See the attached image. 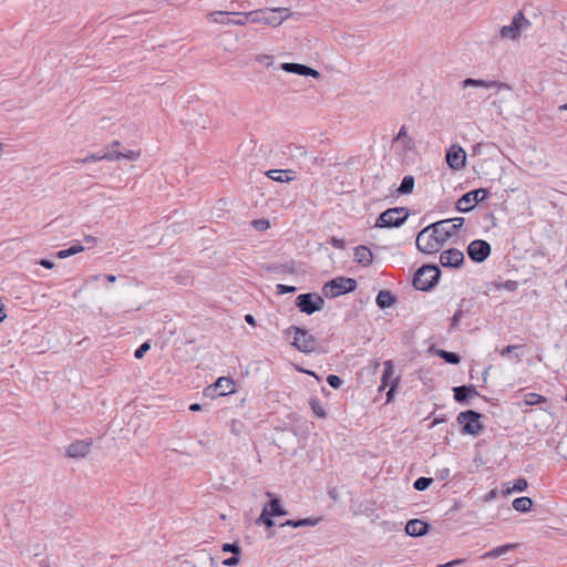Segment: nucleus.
<instances>
[{"label": "nucleus", "mask_w": 567, "mask_h": 567, "mask_svg": "<svg viewBox=\"0 0 567 567\" xmlns=\"http://www.w3.org/2000/svg\"><path fill=\"white\" fill-rule=\"evenodd\" d=\"M462 561H463L462 559H455V560L449 561L446 564L440 565L437 567H452V566L461 564Z\"/></svg>", "instance_id": "bf43d9fd"}, {"label": "nucleus", "mask_w": 567, "mask_h": 567, "mask_svg": "<svg viewBox=\"0 0 567 567\" xmlns=\"http://www.w3.org/2000/svg\"><path fill=\"white\" fill-rule=\"evenodd\" d=\"M330 244L337 248V249H343L344 248V240L341 238L332 237L330 240Z\"/></svg>", "instance_id": "3c124183"}, {"label": "nucleus", "mask_w": 567, "mask_h": 567, "mask_svg": "<svg viewBox=\"0 0 567 567\" xmlns=\"http://www.w3.org/2000/svg\"><path fill=\"white\" fill-rule=\"evenodd\" d=\"M450 474V471L447 468H444L442 471H440V478L441 480H445Z\"/></svg>", "instance_id": "680f3d73"}, {"label": "nucleus", "mask_w": 567, "mask_h": 567, "mask_svg": "<svg viewBox=\"0 0 567 567\" xmlns=\"http://www.w3.org/2000/svg\"><path fill=\"white\" fill-rule=\"evenodd\" d=\"M310 161H311L312 165L318 166V167H322L326 164V159L321 156H313L310 158Z\"/></svg>", "instance_id": "864d4df0"}, {"label": "nucleus", "mask_w": 567, "mask_h": 567, "mask_svg": "<svg viewBox=\"0 0 567 567\" xmlns=\"http://www.w3.org/2000/svg\"><path fill=\"white\" fill-rule=\"evenodd\" d=\"M39 264L47 269H52L54 267V262L49 259H41Z\"/></svg>", "instance_id": "13d9d810"}, {"label": "nucleus", "mask_w": 567, "mask_h": 567, "mask_svg": "<svg viewBox=\"0 0 567 567\" xmlns=\"http://www.w3.org/2000/svg\"><path fill=\"white\" fill-rule=\"evenodd\" d=\"M228 16H231V12H228V11H213V12H209L207 17L214 23L228 24L227 23V20L229 19V18H227Z\"/></svg>", "instance_id": "7c9ffc66"}, {"label": "nucleus", "mask_w": 567, "mask_h": 567, "mask_svg": "<svg viewBox=\"0 0 567 567\" xmlns=\"http://www.w3.org/2000/svg\"><path fill=\"white\" fill-rule=\"evenodd\" d=\"M440 262L443 267L458 268L464 262V254L456 248H451L441 252Z\"/></svg>", "instance_id": "4468645a"}, {"label": "nucleus", "mask_w": 567, "mask_h": 567, "mask_svg": "<svg viewBox=\"0 0 567 567\" xmlns=\"http://www.w3.org/2000/svg\"><path fill=\"white\" fill-rule=\"evenodd\" d=\"M402 143L404 145V148H406V150H412L413 148L414 143H413V140L411 137L406 136L405 138L402 140Z\"/></svg>", "instance_id": "6e6d98bb"}, {"label": "nucleus", "mask_w": 567, "mask_h": 567, "mask_svg": "<svg viewBox=\"0 0 567 567\" xmlns=\"http://www.w3.org/2000/svg\"><path fill=\"white\" fill-rule=\"evenodd\" d=\"M221 549L225 553H233L234 555H239L241 551L240 546L236 543H234V544L226 543L223 545Z\"/></svg>", "instance_id": "79ce46f5"}, {"label": "nucleus", "mask_w": 567, "mask_h": 567, "mask_svg": "<svg viewBox=\"0 0 567 567\" xmlns=\"http://www.w3.org/2000/svg\"><path fill=\"white\" fill-rule=\"evenodd\" d=\"M244 430V423L239 420H231L230 432L235 435H240Z\"/></svg>", "instance_id": "a19ab883"}, {"label": "nucleus", "mask_w": 567, "mask_h": 567, "mask_svg": "<svg viewBox=\"0 0 567 567\" xmlns=\"http://www.w3.org/2000/svg\"><path fill=\"white\" fill-rule=\"evenodd\" d=\"M357 288V281L352 278L337 277L327 282L322 292L327 298H336L343 293L352 292Z\"/></svg>", "instance_id": "39448f33"}, {"label": "nucleus", "mask_w": 567, "mask_h": 567, "mask_svg": "<svg viewBox=\"0 0 567 567\" xmlns=\"http://www.w3.org/2000/svg\"><path fill=\"white\" fill-rule=\"evenodd\" d=\"M429 525L421 519H411L405 525V532L409 536L417 537L427 533Z\"/></svg>", "instance_id": "6ab92c4d"}, {"label": "nucleus", "mask_w": 567, "mask_h": 567, "mask_svg": "<svg viewBox=\"0 0 567 567\" xmlns=\"http://www.w3.org/2000/svg\"><path fill=\"white\" fill-rule=\"evenodd\" d=\"M296 306L307 315L320 311L324 306V299L317 293H301L296 298Z\"/></svg>", "instance_id": "1a4fd4ad"}, {"label": "nucleus", "mask_w": 567, "mask_h": 567, "mask_svg": "<svg viewBox=\"0 0 567 567\" xmlns=\"http://www.w3.org/2000/svg\"><path fill=\"white\" fill-rule=\"evenodd\" d=\"M121 146V143L118 141H114L112 142L109 147L110 148H113V150H118V147Z\"/></svg>", "instance_id": "0e129e2a"}, {"label": "nucleus", "mask_w": 567, "mask_h": 567, "mask_svg": "<svg viewBox=\"0 0 567 567\" xmlns=\"http://www.w3.org/2000/svg\"><path fill=\"white\" fill-rule=\"evenodd\" d=\"M250 11L251 14L247 17L250 19V23L262 24L270 28L280 27L292 16L291 10L286 7H264Z\"/></svg>", "instance_id": "f03ea898"}, {"label": "nucleus", "mask_w": 567, "mask_h": 567, "mask_svg": "<svg viewBox=\"0 0 567 567\" xmlns=\"http://www.w3.org/2000/svg\"><path fill=\"white\" fill-rule=\"evenodd\" d=\"M102 157L105 161H118L121 159V152L118 150H113L107 146V150L102 153Z\"/></svg>", "instance_id": "4c0bfd02"}, {"label": "nucleus", "mask_w": 567, "mask_h": 567, "mask_svg": "<svg viewBox=\"0 0 567 567\" xmlns=\"http://www.w3.org/2000/svg\"><path fill=\"white\" fill-rule=\"evenodd\" d=\"M288 150L289 155L293 161H300L302 158H306L308 155L306 147L302 145H290Z\"/></svg>", "instance_id": "c85d7f7f"}, {"label": "nucleus", "mask_w": 567, "mask_h": 567, "mask_svg": "<svg viewBox=\"0 0 567 567\" xmlns=\"http://www.w3.org/2000/svg\"><path fill=\"white\" fill-rule=\"evenodd\" d=\"M101 275H93L86 279V282L97 281L100 280Z\"/></svg>", "instance_id": "e2e57ef3"}, {"label": "nucleus", "mask_w": 567, "mask_h": 567, "mask_svg": "<svg viewBox=\"0 0 567 567\" xmlns=\"http://www.w3.org/2000/svg\"><path fill=\"white\" fill-rule=\"evenodd\" d=\"M393 374H394V368H393L392 362L385 361L384 370H383V374H382V384L380 386V390L385 388L388 385L389 381L391 380V388L386 393V402H390L392 400L394 389L398 386V383H399L398 379H392Z\"/></svg>", "instance_id": "2eb2a0df"}, {"label": "nucleus", "mask_w": 567, "mask_h": 567, "mask_svg": "<svg viewBox=\"0 0 567 567\" xmlns=\"http://www.w3.org/2000/svg\"><path fill=\"white\" fill-rule=\"evenodd\" d=\"M91 440H78L66 447V455L71 458L84 457L91 450Z\"/></svg>", "instance_id": "dca6fc26"}, {"label": "nucleus", "mask_w": 567, "mask_h": 567, "mask_svg": "<svg viewBox=\"0 0 567 567\" xmlns=\"http://www.w3.org/2000/svg\"><path fill=\"white\" fill-rule=\"evenodd\" d=\"M408 217L409 210L404 207L389 208L379 216L375 223V227H399L408 219Z\"/></svg>", "instance_id": "423d86ee"}, {"label": "nucleus", "mask_w": 567, "mask_h": 567, "mask_svg": "<svg viewBox=\"0 0 567 567\" xmlns=\"http://www.w3.org/2000/svg\"><path fill=\"white\" fill-rule=\"evenodd\" d=\"M518 348H520V346H507V347L503 348L499 353L502 357H506Z\"/></svg>", "instance_id": "5fc2aeb1"}, {"label": "nucleus", "mask_w": 567, "mask_h": 567, "mask_svg": "<svg viewBox=\"0 0 567 567\" xmlns=\"http://www.w3.org/2000/svg\"><path fill=\"white\" fill-rule=\"evenodd\" d=\"M414 177L412 175H406L403 177L402 182H401V185L398 189V192L400 194H410L412 193L413 188H414Z\"/></svg>", "instance_id": "2f4dec72"}, {"label": "nucleus", "mask_w": 567, "mask_h": 567, "mask_svg": "<svg viewBox=\"0 0 567 567\" xmlns=\"http://www.w3.org/2000/svg\"><path fill=\"white\" fill-rule=\"evenodd\" d=\"M189 410L193 411V412L200 411L202 410V405L199 403H193V404H190Z\"/></svg>", "instance_id": "052dcab7"}, {"label": "nucleus", "mask_w": 567, "mask_h": 567, "mask_svg": "<svg viewBox=\"0 0 567 567\" xmlns=\"http://www.w3.org/2000/svg\"><path fill=\"white\" fill-rule=\"evenodd\" d=\"M465 219L455 217L435 221L423 228L416 236V247L424 254H435L443 245L456 237Z\"/></svg>", "instance_id": "f257e3e1"}, {"label": "nucleus", "mask_w": 567, "mask_h": 567, "mask_svg": "<svg viewBox=\"0 0 567 567\" xmlns=\"http://www.w3.org/2000/svg\"><path fill=\"white\" fill-rule=\"evenodd\" d=\"M530 27V21L525 18L522 11H518L508 25H504L499 30L503 39L517 40L520 33Z\"/></svg>", "instance_id": "6e6552de"}, {"label": "nucleus", "mask_w": 567, "mask_h": 567, "mask_svg": "<svg viewBox=\"0 0 567 567\" xmlns=\"http://www.w3.org/2000/svg\"><path fill=\"white\" fill-rule=\"evenodd\" d=\"M99 161H103L102 153H92V154H89V155H87V156H85L84 158L76 159V163L85 164V163H90V162H99Z\"/></svg>", "instance_id": "58836bf2"}, {"label": "nucleus", "mask_w": 567, "mask_h": 567, "mask_svg": "<svg viewBox=\"0 0 567 567\" xmlns=\"http://www.w3.org/2000/svg\"><path fill=\"white\" fill-rule=\"evenodd\" d=\"M235 391L236 384L234 380L228 377H220L214 384L205 389V395L210 398L225 396L234 393Z\"/></svg>", "instance_id": "9b49d317"}, {"label": "nucleus", "mask_w": 567, "mask_h": 567, "mask_svg": "<svg viewBox=\"0 0 567 567\" xmlns=\"http://www.w3.org/2000/svg\"><path fill=\"white\" fill-rule=\"evenodd\" d=\"M354 260L363 267H368L373 262V254L371 249L364 245L354 248Z\"/></svg>", "instance_id": "aec40b11"}, {"label": "nucleus", "mask_w": 567, "mask_h": 567, "mask_svg": "<svg viewBox=\"0 0 567 567\" xmlns=\"http://www.w3.org/2000/svg\"><path fill=\"white\" fill-rule=\"evenodd\" d=\"M481 417V413L467 410L458 413L456 420L458 424L462 425V433L477 436L484 429L483 424L480 422Z\"/></svg>", "instance_id": "0eeeda50"}, {"label": "nucleus", "mask_w": 567, "mask_h": 567, "mask_svg": "<svg viewBox=\"0 0 567 567\" xmlns=\"http://www.w3.org/2000/svg\"><path fill=\"white\" fill-rule=\"evenodd\" d=\"M266 175L275 182H291L296 178V172L292 169H270Z\"/></svg>", "instance_id": "412c9836"}, {"label": "nucleus", "mask_w": 567, "mask_h": 567, "mask_svg": "<svg viewBox=\"0 0 567 567\" xmlns=\"http://www.w3.org/2000/svg\"><path fill=\"white\" fill-rule=\"evenodd\" d=\"M546 401H547V399L545 396L534 393V392L526 393L524 396V403L526 405H536L538 403H543Z\"/></svg>", "instance_id": "f704fd0d"}, {"label": "nucleus", "mask_w": 567, "mask_h": 567, "mask_svg": "<svg viewBox=\"0 0 567 567\" xmlns=\"http://www.w3.org/2000/svg\"><path fill=\"white\" fill-rule=\"evenodd\" d=\"M441 422H444V420L443 419H434L432 424H431V426H435V425H437Z\"/></svg>", "instance_id": "774afa93"}, {"label": "nucleus", "mask_w": 567, "mask_h": 567, "mask_svg": "<svg viewBox=\"0 0 567 567\" xmlns=\"http://www.w3.org/2000/svg\"><path fill=\"white\" fill-rule=\"evenodd\" d=\"M528 484L525 478H517L514 482L513 491L515 492H524L527 488Z\"/></svg>", "instance_id": "49530a36"}, {"label": "nucleus", "mask_w": 567, "mask_h": 567, "mask_svg": "<svg viewBox=\"0 0 567 567\" xmlns=\"http://www.w3.org/2000/svg\"><path fill=\"white\" fill-rule=\"evenodd\" d=\"M238 563H239V557H238V555H233L231 557L226 558V559L223 561V565L228 566V567H233V566L238 565Z\"/></svg>", "instance_id": "8fccbe9b"}, {"label": "nucleus", "mask_w": 567, "mask_h": 567, "mask_svg": "<svg viewBox=\"0 0 567 567\" xmlns=\"http://www.w3.org/2000/svg\"><path fill=\"white\" fill-rule=\"evenodd\" d=\"M105 279H106L107 282H115L116 281V276H114V275H106Z\"/></svg>", "instance_id": "69168bd1"}, {"label": "nucleus", "mask_w": 567, "mask_h": 567, "mask_svg": "<svg viewBox=\"0 0 567 567\" xmlns=\"http://www.w3.org/2000/svg\"><path fill=\"white\" fill-rule=\"evenodd\" d=\"M252 226L256 230L264 231L270 227V224L267 219H256L252 221Z\"/></svg>", "instance_id": "37998d69"}, {"label": "nucleus", "mask_w": 567, "mask_h": 567, "mask_svg": "<svg viewBox=\"0 0 567 567\" xmlns=\"http://www.w3.org/2000/svg\"><path fill=\"white\" fill-rule=\"evenodd\" d=\"M441 270L436 265H424L416 270L413 278V286L421 291L432 289L439 281Z\"/></svg>", "instance_id": "7ed1b4c3"}, {"label": "nucleus", "mask_w": 567, "mask_h": 567, "mask_svg": "<svg viewBox=\"0 0 567 567\" xmlns=\"http://www.w3.org/2000/svg\"><path fill=\"white\" fill-rule=\"evenodd\" d=\"M296 291V287L292 286H286L282 284L277 285V292L279 295L289 293Z\"/></svg>", "instance_id": "09e8293b"}, {"label": "nucleus", "mask_w": 567, "mask_h": 567, "mask_svg": "<svg viewBox=\"0 0 567 567\" xmlns=\"http://www.w3.org/2000/svg\"><path fill=\"white\" fill-rule=\"evenodd\" d=\"M251 14V11H246V12H231V16H236L237 19L233 20V19H228L227 20V23H231L234 25H239V27H244L246 25L247 23H250V19H248L247 17Z\"/></svg>", "instance_id": "c756f323"}, {"label": "nucleus", "mask_w": 567, "mask_h": 567, "mask_svg": "<svg viewBox=\"0 0 567 567\" xmlns=\"http://www.w3.org/2000/svg\"><path fill=\"white\" fill-rule=\"evenodd\" d=\"M433 482V478H429V477H419L417 480L414 481L413 483V487L416 489V491H425Z\"/></svg>", "instance_id": "e433bc0d"}, {"label": "nucleus", "mask_w": 567, "mask_h": 567, "mask_svg": "<svg viewBox=\"0 0 567 567\" xmlns=\"http://www.w3.org/2000/svg\"><path fill=\"white\" fill-rule=\"evenodd\" d=\"M436 354L443 359L445 362L451 364H457L461 361V357L455 352H450L446 350H437Z\"/></svg>", "instance_id": "473e14b6"}, {"label": "nucleus", "mask_w": 567, "mask_h": 567, "mask_svg": "<svg viewBox=\"0 0 567 567\" xmlns=\"http://www.w3.org/2000/svg\"><path fill=\"white\" fill-rule=\"evenodd\" d=\"M375 302L381 309H385L395 303V298L390 291L381 290L377 296Z\"/></svg>", "instance_id": "393cba45"}, {"label": "nucleus", "mask_w": 567, "mask_h": 567, "mask_svg": "<svg viewBox=\"0 0 567 567\" xmlns=\"http://www.w3.org/2000/svg\"><path fill=\"white\" fill-rule=\"evenodd\" d=\"M140 156H141V152L140 151L121 152V158H126V159H130V161H136L137 158H140Z\"/></svg>", "instance_id": "de8ad7c7"}, {"label": "nucleus", "mask_w": 567, "mask_h": 567, "mask_svg": "<svg viewBox=\"0 0 567 567\" xmlns=\"http://www.w3.org/2000/svg\"><path fill=\"white\" fill-rule=\"evenodd\" d=\"M245 319L249 324H255V318L251 315H247Z\"/></svg>", "instance_id": "338daca9"}, {"label": "nucleus", "mask_w": 567, "mask_h": 567, "mask_svg": "<svg viewBox=\"0 0 567 567\" xmlns=\"http://www.w3.org/2000/svg\"><path fill=\"white\" fill-rule=\"evenodd\" d=\"M488 192L485 188L471 190L461 196V198L456 202V209L461 213H468L475 207V205L484 200Z\"/></svg>", "instance_id": "9d476101"}, {"label": "nucleus", "mask_w": 567, "mask_h": 567, "mask_svg": "<svg viewBox=\"0 0 567 567\" xmlns=\"http://www.w3.org/2000/svg\"><path fill=\"white\" fill-rule=\"evenodd\" d=\"M309 405H310V409L312 411V413L319 417V419H324L327 416V413H326V410L322 406L320 400L318 398H311L309 400Z\"/></svg>", "instance_id": "cd10ccee"}, {"label": "nucleus", "mask_w": 567, "mask_h": 567, "mask_svg": "<svg viewBox=\"0 0 567 567\" xmlns=\"http://www.w3.org/2000/svg\"><path fill=\"white\" fill-rule=\"evenodd\" d=\"M517 545L516 544H505V545H502V546H497L493 549H491L489 551H487L484 557H489V558H496V557H499L508 551H511L512 549H514Z\"/></svg>", "instance_id": "bb28decb"}, {"label": "nucleus", "mask_w": 567, "mask_h": 567, "mask_svg": "<svg viewBox=\"0 0 567 567\" xmlns=\"http://www.w3.org/2000/svg\"><path fill=\"white\" fill-rule=\"evenodd\" d=\"M462 86L463 87L477 86V87H484V89H493V87L501 89L502 86H505V85L498 81L481 80V79L477 80V79L468 78L462 82Z\"/></svg>", "instance_id": "4be33fe9"}, {"label": "nucleus", "mask_w": 567, "mask_h": 567, "mask_svg": "<svg viewBox=\"0 0 567 567\" xmlns=\"http://www.w3.org/2000/svg\"><path fill=\"white\" fill-rule=\"evenodd\" d=\"M327 382L333 389H339L342 384V380L336 374H329L327 377Z\"/></svg>", "instance_id": "a18cd8bd"}, {"label": "nucleus", "mask_w": 567, "mask_h": 567, "mask_svg": "<svg viewBox=\"0 0 567 567\" xmlns=\"http://www.w3.org/2000/svg\"><path fill=\"white\" fill-rule=\"evenodd\" d=\"M292 331L295 333V337L291 344L298 351L302 353H311L317 350V339L308 330L296 326H291L287 330H285V334L288 336Z\"/></svg>", "instance_id": "20e7f679"}, {"label": "nucleus", "mask_w": 567, "mask_h": 567, "mask_svg": "<svg viewBox=\"0 0 567 567\" xmlns=\"http://www.w3.org/2000/svg\"><path fill=\"white\" fill-rule=\"evenodd\" d=\"M453 392H454V399L457 402H465L468 396L477 394L475 388L472 385L455 386L453 389Z\"/></svg>", "instance_id": "b1692460"}, {"label": "nucleus", "mask_w": 567, "mask_h": 567, "mask_svg": "<svg viewBox=\"0 0 567 567\" xmlns=\"http://www.w3.org/2000/svg\"><path fill=\"white\" fill-rule=\"evenodd\" d=\"M322 520L321 517H307L301 519H288L281 524L282 527L289 526L293 528L298 527H307V526H317Z\"/></svg>", "instance_id": "5701e85b"}, {"label": "nucleus", "mask_w": 567, "mask_h": 567, "mask_svg": "<svg viewBox=\"0 0 567 567\" xmlns=\"http://www.w3.org/2000/svg\"><path fill=\"white\" fill-rule=\"evenodd\" d=\"M266 495L270 498L269 503L264 507V509L268 511L270 516H285L288 512L281 505L279 497H277L271 492H267Z\"/></svg>", "instance_id": "a211bd4d"}, {"label": "nucleus", "mask_w": 567, "mask_h": 567, "mask_svg": "<svg viewBox=\"0 0 567 567\" xmlns=\"http://www.w3.org/2000/svg\"><path fill=\"white\" fill-rule=\"evenodd\" d=\"M462 317H463V311H462V310H457V311L453 315V317H452V323H451L452 328L457 327V324L460 323V321H461Z\"/></svg>", "instance_id": "603ef678"}, {"label": "nucleus", "mask_w": 567, "mask_h": 567, "mask_svg": "<svg viewBox=\"0 0 567 567\" xmlns=\"http://www.w3.org/2000/svg\"><path fill=\"white\" fill-rule=\"evenodd\" d=\"M491 254V245L483 240H473L467 247L468 257L475 262H483Z\"/></svg>", "instance_id": "f8f14e48"}, {"label": "nucleus", "mask_w": 567, "mask_h": 567, "mask_svg": "<svg viewBox=\"0 0 567 567\" xmlns=\"http://www.w3.org/2000/svg\"><path fill=\"white\" fill-rule=\"evenodd\" d=\"M533 501L529 497L522 496L513 501V508L520 513H526L532 508Z\"/></svg>", "instance_id": "a878e982"}, {"label": "nucleus", "mask_w": 567, "mask_h": 567, "mask_svg": "<svg viewBox=\"0 0 567 567\" xmlns=\"http://www.w3.org/2000/svg\"><path fill=\"white\" fill-rule=\"evenodd\" d=\"M281 69L288 73L312 76L313 79L320 78V73L317 70L299 63L286 62L281 64Z\"/></svg>", "instance_id": "f3484780"}, {"label": "nucleus", "mask_w": 567, "mask_h": 567, "mask_svg": "<svg viewBox=\"0 0 567 567\" xmlns=\"http://www.w3.org/2000/svg\"><path fill=\"white\" fill-rule=\"evenodd\" d=\"M151 348V344L150 342H144L142 343L134 352V357L136 359H142L144 357V354L150 350Z\"/></svg>", "instance_id": "c03bdc74"}, {"label": "nucleus", "mask_w": 567, "mask_h": 567, "mask_svg": "<svg viewBox=\"0 0 567 567\" xmlns=\"http://www.w3.org/2000/svg\"><path fill=\"white\" fill-rule=\"evenodd\" d=\"M274 516H270V514L268 513V511L262 508V512L260 514V516L257 518L256 523L258 525H265L266 527H272L275 525V522L272 519Z\"/></svg>", "instance_id": "c9c22d12"}, {"label": "nucleus", "mask_w": 567, "mask_h": 567, "mask_svg": "<svg viewBox=\"0 0 567 567\" xmlns=\"http://www.w3.org/2000/svg\"><path fill=\"white\" fill-rule=\"evenodd\" d=\"M408 136V133H406V128L405 126H401L398 135L395 136V141H402L403 138H405Z\"/></svg>", "instance_id": "4d7b16f0"}, {"label": "nucleus", "mask_w": 567, "mask_h": 567, "mask_svg": "<svg viewBox=\"0 0 567 567\" xmlns=\"http://www.w3.org/2000/svg\"><path fill=\"white\" fill-rule=\"evenodd\" d=\"M446 163L453 169H462L466 164V154L463 147L452 145L446 152Z\"/></svg>", "instance_id": "ddd939ff"}, {"label": "nucleus", "mask_w": 567, "mask_h": 567, "mask_svg": "<svg viewBox=\"0 0 567 567\" xmlns=\"http://www.w3.org/2000/svg\"><path fill=\"white\" fill-rule=\"evenodd\" d=\"M84 250V247L80 244L73 245L68 249H62L56 252V257L60 259L68 258L70 256L76 255L79 252H82Z\"/></svg>", "instance_id": "72a5a7b5"}, {"label": "nucleus", "mask_w": 567, "mask_h": 567, "mask_svg": "<svg viewBox=\"0 0 567 567\" xmlns=\"http://www.w3.org/2000/svg\"><path fill=\"white\" fill-rule=\"evenodd\" d=\"M255 60L258 63L266 65V66H271L274 63V56L270 54H258Z\"/></svg>", "instance_id": "ea45409f"}]
</instances>
